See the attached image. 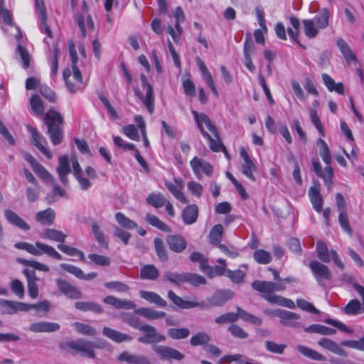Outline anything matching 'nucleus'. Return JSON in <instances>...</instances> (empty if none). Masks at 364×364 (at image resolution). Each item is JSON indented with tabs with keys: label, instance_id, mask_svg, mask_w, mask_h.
Returning a JSON list of instances; mask_svg holds the SVG:
<instances>
[{
	"label": "nucleus",
	"instance_id": "obj_1",
	"mask_svg": "<svg viewBox=\"0 0 364 364\" xmlns=\"http://www.w3.org/2000/svg\"><path fill=\"white\" fill-rule=\"evenodd\" d=\"M268 270L272 272L274 279L276 282L270 281L255 280L252 283V287L260 293L262 298L271 304H277L290 309L295 308L294 302L290 299L274 294L275 291H283L286 289V285L282 282V278L278 271L274 268L269 267Z\"/></svg>",
	"mask_w": 364,
	"mask_h": 364
},
{
	"label": "nucleus",
	"instance_id": "obj_2",
	"mask_svg": "<svg viewBox=\"0 0 364 364\" xmlns=\"http://www.w3.org/2000/svg\"><path fill=\"white\" fill-rule=\"evenodd\" d=\"M142 333L144 335L139 337L138 341L151 345L153 350L161 360H181L184 358L185 355L178 350L167 346L157 345L159 343L165 341L166 338L164 335L159 333L154 326L146 325L142 329Z\"/></svg>",
	"mask_w": 364,
	"mask_h": 364
},
{
	"label": "nucleus",
	"instance_id": "obj_3",
	"mask_svg": "<svg viewBox=\"0 0 364 364\" xmlns=\"http://www.w3.org/2000/svg\"><path fill=\"white\" fill-rule=\"evenodd\" d=\"M192 114L203 137L209 141V147L213 152L223 151L228 154L227 149L222 142L217 127L205 113L199 114L193 110Z\"/></svg>",
	"mask_w": 364,
	"mask_h": 364
},
{
	"label": "nucleus",
	"instance_id": "obj_4",
	"mask_svg": "<svg viewBox=\"0 0 364 364\" xmlns=\"http://www.w3.org/2000/svg\"><path fill=\"white\" fill-rule=\"evenodd\" d=\"M316 144L318 148L319 154L326 166L322 169L321 165L318 159H313L311 161L312 171L318 177L322 178L326 186L329 188L333 178V170L330 166L332 161L331 153L328 144L321 137L316 140Z\"/></svg>",
	"mask_w": 364,
	"mask_h": 364
},
{
	"label": "nucleus",
	"instance_id": "obj_5",
	"mask_svg": "<svg viewBox=\"0 0 364 364\" xmlns=\"http://www.w3.org/2000/svg\"><path fill=\"white\" fill-rule=\"evenodd\" d=\"M44 123L47 126V134L54 146L60 144L63 139V117L55 109H49L44 116Z\"/></svg>",
	"mask_w": 364,
	"mask_h": 364
},
{
	"label": "nucleus",
	"instance_id": "obj_6",
	"mask_svg": "<svg viewBox=\"0 0 364 364\" xmlns=\"http://www.w3.org/2000/svg\"><path fill=\"white\" fill-rule=\"evenodd\" d=\"M43 237L48 240L60 242V244H58L57 247L62 252L69 256H76L81 261H84L85 259V255L81 250H79L75 247L62 244L65 242L67 237V235L62 231L53 228H47L43 231Z\"/></svg>",
	"mask_w": 364,
	"mask_h": 364
},
{
	"label": "nucleus",
	"instance_id": "obj_7",
	"mask_svg": "<svg viewBox=\"0 0 364 364\" xmlns=\"http://www.w3.org/2000/svg\"><path fill=\"white\" fill-rule=\"evenodd\" d=\"M1 307L3 311L8 314H14L18 311H28L31 309H35L38 312L47 313L50 309L49 303L47 301L30 305L19 301L4 300L1 302Z\"/></svg>",
	"mask_w": 364,
	"mask_h": 364
},
{
	"label": "nucleus",
	"instance_id": "obj_8",
	"mask_svg": "<svg viewBox=\"0 0 364 364\" xmlns=\"http://www.w3.org/2000/svg\"><path fill=\"white\" fill-rule=\"evenodd\" d=\"M92 347V343L85 339H77L59 343V348L61 350H67L73 355L80 353L90 358L95 357Z\"/></svg>",
	"mask_w": 364,
	"mask_h": 364
},
{
	"label": "nucleus",
	"instance_id": "obj_9",
	"mask_svg": "<svg viewBox=\"0 0 364 364\" xmlns=\"http://www.w3.org/2000/svg\"><path fill=\"white\" fill-rule=\"evenodd\" d=\"M14 246L17 249L26 250L35 256H41L45 254L55 259H62L61 255L58 253L54 247L41 242H36L35 245L26 242H20L16 243Z\"/></svg>",
	"mask_w": 364,
	"mask_h": 364
},
{
	"label": "nucleus",
	"instance_id": "obj_10",
	"mask_svg": "<svg viewBox=\"0 0 364 364\" xmlns=\"http://www.w3.org/2000/svg\"><path fill=\"white\" fill-rule=\"evenodd\" d=\"M140 79L142 87L146 90V96L143 95L139 88H134V94L139 100L146 106L149 114H153L154 111V92L153 86L149 82L147 77L141 74Z\"/></svg>",
	"mask_w": 364,
	"mask_h": 364
},
{
	"label": "nucleus",
	"instance_id": "obj_11",
	"mask_svg": "<svg viewBox=\"0 0 364 364\" xmlns=\"http://www.w3.org/2000/svg\"><path fill=\"white\" fill-rule=\"evenodd\" d=\"M72 70L73 74V77L75 82H73L70 80L71 71L69 68L63 70V77L68 90L70 92L75 93L77 91L82 90L85 86L82 83V75L77 66H73Z\"/></svg>",
	"mask_w": 364,
	"mask_h": 364
},
{
	"label": "nucleus",
	"instance_id": "obj_12",
	"mask_svg": "<svg viewBox=\"0 0 364 364\" xmlns=\"http://www.w3.org/2000/svg\"><path fill=\"white\" fill-rule=\"evenodd\" d=\"M316 251L318 258L323 262L329 263L333 261L336 265L341 267V261L340 260L337 252L334 250H328L327 245L323 240H319L316 243Z\"/></svg>",
	"mask_w": 364,
	"mask_h": 364
},
{
	"label": "nucleus",
	"instance_id": "obj_13",
	"mask_svg": "<svg viewBox=\"0 0 364 364\" xmlns=\"http://www.w3.org/2000/svg\"><path fill=\"white\" fill-rule=\"evenodd\" d=\"M190 166L198 180H202L203 173L207 177H211L214 172V167L209 162L197 156H194L191 160Z\"/></svg>",
	"mask_w": 364,
	"mask_h": 364
},
{
	"label": "nucleus",
	"instance_id": "obj_14",
	"mask_svg": "<svg viewBox=\"0 0 364 364\" xmlns=\"http://www.w3.org/2000/svg\"><path fill=\"white\" fill-rule=\"evenodd\" d=\"M240 154L242 158V162L240 165V171L251 181H256V177L255 176V173L257 171L256 164L252 161L245 148L240 149Z\"/></svg>",
	"mask_w": 364,
	"mask_h": 364
},
{
	"label": "nucleus",
	"instance_id": "obj_15",
	"mask_svg": "<svg viewBox=\"0 0 364 364\" xmlns=\"http://www.w3.org/2000/svg\"><path fill=\"white\" fill-rule=\"evenodd\" d=\"M309 267L316 280V282L323 286V282L331 279V273L329 268L318 261L313 260L309 262Z\"/></svg>",
	"mask_w": 364,
	"mask_h": 364
},
{
	"label": "nucleus",
	"instance_id": "obj_16",
	"mask_svg": "<svg viewBox=\"0 0 364 364\" xmlns=\"http://www.w3.org/2000/svg\"><path fill=\"white\" fill-rule=\"evenodd\" d=\"M35 10L38 12L40 18L39 29L41 33L46 34V36L52 38L53 32L47 24L48 15L44 3V0H34Z\"/></svg>",
	"mask_w": 364,
	"mask_h": 364
},
{
	"label": "nucleus",
	"instance_id": "obj_17",
	"mask_svg": "<svg viewBox=\"0 0 364 364\" xmlns=\"http://www.w3.org/2000/svg\"><path fill=\"white\" fill-rule=\"evenodd\" d=\"M55 283L60 292L66 296L68 299H79L82 298V294L81 291L68 280L58 278L55 280Z\"/></svg>",
	"mask_w": 364,
	"mask_h": 364
},
{
	"label": "nucleus",
	"instance_id": "obj_18",
	"mask_svg": "<svg viewBox=\"0 0 364 364\" xmlns=\"http://www.w3.org/2000/svg\"><path fill=\"white\" fill-rule=\"evenodd\" d=\"M274 315L279 318L280 323L284 326L296 328L301 326L300 316L298 314L287 310H277Z\"/></svg>",
	"mask_w": 364,
	"mask_h": 364
},
{
	"label": "nucleus",
	"instance_id": "obj_19",
	"mask_svg": "<svg viewBox=\"0 0 364 364\" xmlns=\"http://www.w3.org/2000/svg\"><path fill=\"white\" fill-rule=\"evenodd\" d=\"M164 184L166 188L178 200L183 204L188 203V199L183 193L184 183L181 178H174L173 183L167 181L164 183Z\"/></svg>",
	"mask_w": 364,
	"mask_h": 364
},
{
	"label": "nucleus",
	"instance_id": "obj_20",
	"mask_svg": "<svg viewBox=\"0 0 364 364\" xmlns=\"http://www.w3.org/2000/svg\"><path fill=\"white\" fill-rule=\"evenodd\" d=\"M56 171L63 185L68 186L69 180L68 176L71 173V168L70 160L67 155H63L59 157Z\"/></svg>",
	"mask_w": 364,
	"mask_h": 364
},
{
	"label": "nucleus",
	"instance_id": "obj_21",
	"mask_svg": "<svg viewBox=\"0 0 364 364\" xmlns=\"http://www.w3.org/2000/svg\"><path fill=\"white\" fill-rule=\"evenodd\" d=\"M166 242L170 250L175 253H181L188 246L186 240L180 234L167 235L166 237Z\"/></svg>",
	"mask_w": 364,
	"mask_h": 364
},
{
	"label": "nucleus",
	"instance_id": "obj_22",
	"mask_svg": "<svg viewBox=\"0 0 364 364\" xmlns=\"http://www.w3.org/2000/svg\"><path fill=\"white\" fill-rule=\"evenodd\" d=\"M309 196L313 208L316 213H320L323 208V198L321 194V188L318 183L309 188Z\"/></svg>",
	"mask_w": 364,
	"mask_h": 364
},
{
	"label": "nucleus",
	"instance_id": "obj_23",
	"mask_svg": "<svg viewBox=\"0 0 364 364\" xmlns=\"http://www.w3.org/2000/svg\"><path fill=\"white\" fill-rule=\"evenodd\" d=\"M168 299L177 307L181 309H189L203 306L196 301H186L175 294L173 290H168L167 293Z\"/></svg>",
	"mask_w": 364,
	"mask_h": 364
},
{
	"label": "nucleus",
	"instance_id": "obj_24",
	"mask_svg": "<svg viewBox=\"0 0 364 364\" xmlns=\"http://www.w3.org/2000/svg\"><path fill=\"white\" fill-rule=\"evenodd\" d=\"M27 130L31 134L32 144L35 146L47 159L53 157L52 153L41 143L42 136L38 130L31 125L26 126Z\"/></svg>",
	"mask_w": 364,
	"mask_h": 364
},
{
	"label": "nucleus",
	"instance_id": "obj_25",
	"mask_svg": "<svg viewBox=\"0 0 364 364\" xmlns=\"http://www.w3.org/2000/svg\"><path fill=\"white\" fill-rule=\"evenodd\" d=\"M233 297V293L230 290H218L209 299L210 305L220 306Z\"/></svg>",
	"mask_w": 364,
	"mask_h": 364
},
{
	"label": "nucleus",
	"instance_id": "obj_26",
	"mask_svg": "<svg viewBox=\"0 0 364 364\" xmlns=\"http://www.w3.org/2000/svg\"><path fill=\"white\" fill-rule=\"evenodd\" d=\"M196 63L213 95L218 98L219 97V93L212 77L211 73L208 70L204 62L200 58H196Z\"/></svg>",
	"mask_w": 364,
	"mask_h": 364
},
{
	"label": "nucleus",
	"instance_id": "obj_27",
	"mask_svg": "<svg viewBox=\"0 0 364 364\" xmlns=\"http://www.w3.org/2000/svg\"><path fill=\"white\" fill-rule=\"evenodd\" d=\"M196 63L213 95L218 98L219 97V93L212 77L211 73L208 70L204 62L200 58H196Z\"/></svg>",
	"mask_w": 364,
	"mask_h": 364
},
{
	"label": "nucleus",
	"instance_id": "obj_28",
	"mask_svg": "<svg viewBox=\"0 0 364 364\" xmlns=\"http://www.w3.org/2000/svg\"><path fill=\"white\" fill-rule=\"evenodd\" d=\"M6 220L12 225L19 228L21 230L27 231L30 230V225L14 211L10 209L4 210Z\"/></svg>",
	"mask_w": 364,
	"mask_h": 364
},
{
	"label": "nucleus",
	"instance_id": "obj_29",
	"mask_svg": "<svg viewBox=\"0 0 364 364\" xmlns=\"http://www.w3.org/2000/svg\"><path fill=\"white\" fill-rule=\"evenodd\" d=\"M198 208L197 205H188L182 210V220L186 225H192L197 221L198 218Z\"/></svg>",
	"mask_w": 364,
	"mask_h": 364
},
{
	"label": "nucleus",
	"instance_id": "obj_30",
	"mask_svg": "<svg viewBox=\"0 0 364 364\" xmlns=\"http://www.w3.org/2000/svg\"><path fill=\"white\" fill-rule=\"evenodd\" d=\"M60 328V325L57 323L42 321L31 323L29 330L35 333H51L58 331Z\"/></svg>",
	"mask_w": 364,
	"mask_h": 364
},
{
	"label": "nucleus",
	"instance_id": "obj_31",
	"mask_svg": "<svg viewBox=\"0 0 364 364\" xmlns=\"http://www.w3.org/2000/svg\"><path fill=\"white\" fill-rule=\"evenodd\" d=\"M104 303L112 305L116 309H133L135 308L134 301L126 299H120L114 296H107L103 299Z\"/></svg>",
	"mask_w": 364,
	"mask_h": 364
},
{
	"label": "nucleus",
	"instance_id": "obj_32",
	"mask_svg": "<svg viewBox=\"0 0 364 364\" xmlns=\"http://www.w3.org/2000/svg\"><path fill=\"white\" fill-rule=\"evenodd\" d=\"M102 333L106 337L116 343H122L124 341H131L132 337L128 334L122 333L117 330H114L109 327H104Z\"/></svg>",
	"mask_w": 364,
	"mask_h": 364
},
{
	"label": "nucleus",
	"instance_id": "obj_33",
	"mask_svg": "<svg viewBox=\"0 0 364 364\" xmlns=\"http://www.w3.org/2000/svg\"><path fill=\"white\" fill-rule=\"evenodd\" d=\"M119 361H124L132 364H150L149 358L144 355L131 354L123 351L118 357Z\"/></svg>",
	"mask_w": 364,
	"mask_h": 364
},
{
	"label": "nucleus",
	"instance_id": "obj_34",
	"mask_svg": "<svg viewBox=\"0 0 364 364\" xmlns=\"http://www.w3.org/2000/svg\"><path fill=\"white\" fill-rule=\"evenodd\" d=\"M55 218V212L50 208H48L45 210L39 211L36 215V221L43 225H51L53 223Z\"/></svg>",
	"mask_w": 364,
	"mask_h": 364
},
{
	"label": "nucleus",
	"instance_id": "obj_35",
	"mask_svg": "<svg viewBox=\"0 0 364 364\" xmlns=\"http://www.w3.org/2000/svg\"><path fill=\"white\" fill-rule=\"evenodd\" d=\"M76 309L85 312L92 311L97 314L103 313V308L101 305L93 301H77L75 303Z\"/></svg>",
	"mask_w": 364,
	"mask_h": 364
},
{
	"label": "nucleus",
	"instance_id": "obj_36",
	"mask_svg": "<svg viewBox=\"0 0 364 364\" xmlns=\"http://www.w3.org/2000/svg\"><path fill=\"white\" fill-rule=\"evenodd\" d=\"M139 295L142 299L159 307H166L167 305L166 301L155 292L141 290Z\"/></svg>",
	"mask_w": 364,
	"mask_h": 364
},
{
	"label": "nucleus",
	"instance_id": "obj_37",
	"mask_svg": "<svg viewBox=\"0 0 364 364\" xmlns=\"http://www.w3.org/2000/svg\"><path fill=\"white\" fill-rule=\"evenodd\" d=\"M343 56L349 65H353L356 71L361 68L358 59L355 54L351 50L348 45L343 41Z\"/></svg>",
	"mask_w": 364,
	"mask_h": 364
},
{
	"label": "nucleus",
	"instance_id": "obj_38",
	"mask_svg": "<svg viewBox=\"0 0 364 364\" xmlns=\"http://www.w3.org/2000/svg\"><path fill=\"white\" fill-rule=\"evenodd\" d=\"M145 220L147 223L151 225V226L163 231L165 232H171V228L164 222L161 220L157 216L153 214H146L145 217Z\"/></svg>",
	"mask_w": 364,
	"mask_h": 364
},
{
	"label": "nucleus",
	"instance_id": "obj_39",
	"mask_svg": "<svg viewBox=\"0 0 364 364\" xmlns=\"http://www.w3.org/2000/svg\"><path fill=\"white\" fill-rule=\"evenodd\" d=\"M210 341V336L208 333L200 331L191 336L190 339V344L194 347L198 346H203L205 347Z\"/></svg>",
	"mask_w": 364,
	"mask_h": 364
},
{
	"label": "nucleus",
	"instance_id": "obj_40",
	"mask_svg": "<svg viewBox=\"0 0 364 364\" xmlns=\"http://www.w3.org/2000/svg\"><path fill=\"white\" fill-rule=\"evenodd\" d=\"M223 227L221 224L215 225L210 230L208 239L211 245H219L223 238Z\"/></svg>",
	"mask_w": 364,
	"mask_h": 364
},
{
	"label": "nucleus",
	"instance_id": "obj_41",
	"mask_svg": "<svg viewBox=\"0 0 364 364\" xmlns=\"http://www.w3.org/2000/svg\"><path fill=\"white\" fill-rule=\"evenodd\" d=\"M298 351L306 358H311L314 360L324 361L326 357L310 348L302 345H298L296 347Z\"/></svg>",
	"mask_w": 364,
	"mask_h": 364
},
{
	"label": "nucleus",
	"instance_id": "obj_42",
	"mask_svg": "<svg viewBox=\"0 0 364 364\" xmlns=\"http://www.w3.org/2000/svg\"><path fill=\"white\" fill-rule=\"evenodd\" d=\"M166 200L165 196L161 193H151L146 197V202L155 208H159L166 204Z\"/></svg>",
	"mask_w": 364,
	"mask_h": 364
},
{
	"label": "nucleus",
	"instance_id": "obj_43",
	"mask_svg": "<svg viewBox=\"0 0 364 364\" xmlns=\"http://www.w3.org/2000/svg\"><path fill=\"white\" fill-rule=\"evenodd\" d=\"M138 314L148 319H159L166 316V313L161 311H156L151 308L142 307L136 311Z\"/></svg>",
	"mask_w": 364,
	"mask_h": 364
},
{
	"label": "nucleus",
	"instance_id": "obj_44",
	"mask_svg": "<svg viewBox=\"0 0 364 364\" xmlns=\"http://www.w3.org/2000/svg\"><path fill=\"white\" fill-rule=\"evenodd\" d=\"M290 23L292 26V28H288L287 32L289 36V37L298 45L300 46H302L301 44L299 42V20L293 16H291L289 17Z\"/></svg>",
	"mask_w": 364,
	"mask_h": 364
},
{
	"label": "nucleus",
	"instance_id": "obj_45",
	"mask_svg": "<svg viewBox=\"0 0 364 364\" xmlns=\"http://www.w3.org/2000/svg\"><path fill=\"white\" fill-rule=\"evenodd\" d=\"M159 275L158 269L152 264L143 266L140 271V277L142 279L155 280Z\"/></svg>",
	"mask_w": 364,
	"mask_h": 364
},
{
	"label": "nucleus",
	"instance_id": "obj_46",
	"mask_svg": "<svg viewBox=\"0 0 364 364\" xmlns=\"http://www.w3.org/2000/svg\"><path fill=\"white\" fill-rule=\"evenodd\" d=\"M154 249L159 259L162 262H166L168 259V252L165 247L164 241L159 237L154 239Z\"/></svg>",
	"mask_w": 364,
	"mask_h": 364
},
{
	"label": "nucleus",
	"instance_id": "obj_47",
	"mask_svg": "<svg viewBox=\"0 0 364 364\" xmlns=\"http://www.w3.org/2000/svg\"><path fill=\"white\" fill-rule=\"evenodd\" d=\"M16 262L23 266L32 267L34 270H39L44 272H48L50 270V268L48 265L35 260H28L23 258H17Z\"/></svg>",
	"mask_w": 364,
	"mask_h": 364
},
{
	"label": "nucleus",
	"instance_id": "obj_48",
	"mask_svg": "<svg viewBox=\"0 0 364 364\" xmlns=\"http://www.w3.org/2000/svg\"><path fill=\"white\" fill-rule=\"evenodd\" d=\"M164 279L176 286H180L181 284H186V273L166 272L164 275Z\"/></svg>",
	"mask_w": 364,
	"mask_h": 364
},
{
	"label": "nucleus",
	"instance_id": "obj_49",
	"mask_svg": "<svg viewBox=\"0 0 364 364\" xmlns=\"http://www.w3.org/2000/svg\"><path fill=\"white\" fill-rule=\"evenodd\" d=\"M344 311L348 315H358L364 312L360 302L358 299L350 300L344 307Z\"/></svg>",
	"mask_w": 364,
	"mask_h": 364
},
{
	"label": "nucleus",
	"instance_id": "obj_50",
	"mask_svg": "<svg viewBox=\"0 0 364 364\" xmlns=\"http://www.w3.org/2000/svg\"><path fill=\"white\" fill-rule=\"evenodd\" d=\"M304 330L307 333H315L321 335H332L336 333L334 329L321 324H312L305 328Z\"/></svg>",
	"mask_w": 364,
	"mask_h": 364
},
{
	"label": "nucleus",
	"instance_id": "obj_51",
	"mask_svg": "<svg viewBox=\"0 0 364 364\" xmlns=\"http://www.w3.org/2000/svg\"><path fill=\"white\" fill-rule=\"evenodd\" d=\"M30 105L32 112L36 115H41L44 112V105L42 100L38 95H32L30 98Z\"/></svg>",
	"mask_w": 364,
	"mask_h": 364
},
{
	"label": "nucleus",
	"instance_id": "obj_52",
	"mask_svg": "<svg viewBox=\"0 0 364 364\" xmlns=\"http://www.w3.org/2000/svg\"><path fill=\"white\" fill-rule=\"evenodd\" d=\"M117 223L124 228L132 230L137 228V223L127 218L124 213L118 212L115 214Z\"/></svg>",
	"mask_w": 364,
	"mask_h": 364
},
{
	"label": "nucleus",
	"instance_id": "obj_53",
	"mask_svg": "<svg viewBox=\"0 0 364 364\" xmlns=\"http://www.w3.org/2000/svg\"><path fill=\"white\" fill-rule=\"evenodd\" d=\"M253 257L257 263L262 264H267L272 259L270 252L262 249L256 250L254 252Z\"/></svg>",
	"mask_w": 364,
	"mask_h": 364
},
{
	"label": "nucleus",
	"instance_id": "obj_54",
	"mask_svg": "<svg viewBox=\"0 0 364 364\" xmlns=\"http://www.w3.org/2000/svg\"><path fill=\"white\" fill-rule=\"evenodd\" d=\"M321 77L324 85L330 92L335 91L341 94V82L336 83L334 80L326 73H323Z\"/></svg>",
	"mask_w": 364,
	"mask_h": 364
},
{
	"label": "nucleus",
	"instance_id": "obj_55",
	"mask_svg": "<svg viewBox=\"0 0 364 364\" xmlns=\"http://www.w3.org/2000/svg\"><path fill=\"white\" fill-rule=\"evenodd\" d=\"M207 280L206 279L196 273H186V284H190L193 287H198L200 284H206Z\"/></svg>",
	"mask_w": 364,
	"mask_h": 364
},
{
	"label": "nucleus",
	"instance_id": "obj_56",
	"mask_svg": "<svg viewBox=\"0 0 364 364\" xmlns=\"http://www.w3.org/2000/svg\"><path fill=\"white\" fill-rule=\"evenodd\" d=\"M318 343L322 348L328 350L332 353L336 354L341 353V348L336 343L328 338H323L318 342Z\"/></svg>",
	"mask_w": 364,
	"mask_h": 364
},
{
	"label": "nucleus",
	"instance_id": "obj_57",
	"mask_svg": "<svg viewBox=\"0 0 364 364\" xmlns=\"http://www.w3.org/2000/svg\"><path fill=\"white\" fill-rule=\"evenodd\" d=\"M249 358L242 354L226 355L220 360V363L236 362L238 364H247Z\"/></svg>",
	"mask_w": 364,
	"mask_h": 364
},
{
	"label": "nucleus",
	"instance_id": "obj_58",
	"mask_svg": "<svg viewBox=\"0 0 364 364\" xmlns=\"http://www.w3.org/2000/svg\"><path fill=\"white\" fill-rule=\"evenodd\" d=\"M167 334L172 339L180 340L187 338L190 334V331L186 328H172L168 330Z\"/></svg>",
	"mask_w": 364,
	"mask_h": 364
},
{
	"label": "nucleus",
	"instance_id": "obj_59",
	"mask_svg": "<svg viewBox=\"0 0 364 364\" xmlns=\"http://www.w3.org/2000/svg\"><path fill=\"white\" fill-rule=\"evenodd\" d=\"M92 230L97 242L105 248L107 249L109 247L108 242L105 238L103 232L100 230L97 223H93L91 225Z\"/></svg>",
	"mask_w": 364,
	"mask_h": 364
},
{
	"label": "nucleus",
	"instance_id": "obj_60",
	"mask_svg": "<svg viewBox=\"0 0 364 364\" xmlns=\"http://www.w3.org/2000/svg\"><path fill=\"white\" fill-rule=\"evenodd\" d=\"M4 0H0V19L9 26H14L13 16L10 11L4 7Z\"/></svg>",
	"mask_w": 364,
	"mask_h": 364
},
{
	"label": "nucleus",
	"instance_id": "obj_61",
	"mask_svg": "<svg viewBox=\"0 0 364 364\" xmlns=\"http://www.w3.org/2000/svg\"><path fill=\"white\" fill-rule=\"evenodd\" d=\"M190 259L193 262H199L200 268L203 272H205L209 268L208 261L203 254L199 252H193L190 255Z\"/></svg>",
	"mask_w": 364,
	"mask_h": 364
},
{
	"label": "nucleus",
	"instance_id": "obj_62",
	"mask_svg": "<svg viewBox=\"0 0 364 364\" xmlns=\"http://www.w3.org/2000/svg\"><path fill=\"white\" fill-rule=\"evenodd\" d=\"M33 170L42 180L47 182H54L53 176L40 163L36 164Z\"/></svg>",
	"mask_w": 364,
	"mask_h": 364
},
{
	"label": "nucleus",
	"instance_id": "obj_63",
	"mask_svg": "<svg viewBox=\"0 0 364 364\" xmlns=\"http://www.w3.org/2000/svg\"><path fill=\"white\" fill-rule=\"evenodd\" d=\"M74 326L75 327L77 333L80 334L90 336H94L97 334L96 330L87 324H85L80 322H75Z\"/></svg>",
	"mask_w": 364,
	"mask_h": 364
},
{
	"label": "nucleus",
	"instance_id": "obj_64",
	"mask_svg": "<svg viewBox=\"0 0 364 364\" xmlns=\"http://www.w3.org/2000/svg\"><path fill=\"white\" fill-rule=\"evenodd\" d=\"M305 35L309 38H313L316 36L318 33V28L315 26L314 21L305 19L303 21Z\"/></svg>",
	"mask_w": 364,
	"mask_h": 364
}]
</instances>
